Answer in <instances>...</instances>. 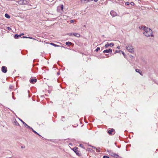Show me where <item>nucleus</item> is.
<instances>
[{"instance_id":"37","label":"nucleus","mask_w":158,"mask_h":158,"mask_svg":"<svg viewBox=\"0 0 158 158\" xmlns=\"http://www.w3.org/2000/svg\"><path fill=\"white\" fill-rule=\"evenodd\" d=\"M115 53H119V51L116 50Z\"/></svg>"},{"instance_id":"27","label":"nucleus","mask_w":158,"mask_h":158,"mask_svg":"<svg viewBox=\"0 0 158 158\" xmlns=\"http://www.w3.org/2000/svg\"><path fill=\"white\" fill-rule=\"evenodd\" d=\"M130 4L131 5V6H133L135 4H134V3L133 2H131L130 3Z\"/></svg>"},{"instance_id":"18","label":"nucleus","mask_w":158,"mask_h":158,"mask_svg":"<svg viewBox=\"0 0 158 158\" xmlns=\"http://www.w3.org/2000/svg\"><path fill=\"white\" fill-rule=\"evenodd\" d=\"M72 43L70 42H67L65 43V44L67 45H70L72 44Z\"/></svg>"},{"instance_id":"28","label":"nucleus","mask_w":158,"mask_h":158,"mask_svg":"<svg viewBox=\"0 0 158 158\" xmlns=\"http://www.w3.org/2000/svg\"><path fill=\"white\" fill-rule=\"evenodd\" d=\"M103 158H110L108 156H103Z\"/></svg>"},{"instance_id":"40","label":"nucleus","mask_w":158,"mask_h":158,"mask_svg":"<svg viewBox=\"0 0 158 158\" xmlns=\"http://www.w3.org/2000/svg\"><path fill=\"white\" fill-rule=\"evenodd\" d=\"M98 1V0H94V1L95 2H97Z\"/></svg>"},{"instance_id":"17","label":"nucleus","mask_w":158,"mask_h":158,"mask_svg":"<svg viewBox=\"0 0 158 158\" xmlns=\"http://www.w3.org/2000/svg\"><path fill=\"white\" fill-rule=\"evenodd\" d=\"M135 71L139 73L140 75H142L141 74V72L140 69H135Z\"/></svg>"},{"instance_id":"38","label":"nucleus","mask_w":158,"mask_h":158,"mask_svg":"<svg viewBox=\"0 0 158 158\" xmlns=\"http://www.w3.org/2000/svg\"><path fill=\"white\" fill-rule=\"evenodd\" d=\"M60 74V72H58L57 73V75H59Z\"/></svg>"},{"instance_id":"30","label":"nucleus","mask_w":158,"mask_h":158,"mask_svg":"<svg viewBox=\"0 0 158 158\" xmlns=\"http://www.w3.org/2000/svg\"><path fill=\"white\" fill-rule=\"evenodd\" d=\"M68 35L69 36H71L73 35V33H69Z\"/></svg>"},{"instance_id":"20","label":"nucleus","mask_w":158,"mask_h":158,"mask_svg":"<svg viewBox=\"0 0 158 158\" xmlns=\"http://www.w3.org/2000/svg\"><path fill=\"white\" fill-rule=\"evenodd\" d=\"M21 36V35H15L14 36V37L15 38H17L19 37H20Z\"/></svg>"},{"instance_id":"45","label":"nucleus","mask_w":158,"mask_h":158,"mask_svg":"<svg viewBox=\"0 0 158 158\" xmlns=\"http://www.w3.org/2000/svg\"><path fill=\"white\" fill-rule=\"evenodd\" d=\"M23 35V33H22V34H21L20 35H21V36L22 35Z\"/></svg>"},{"instance_id":"22","label":"nucleus","mask_w":158,"mask_h":158,"mask_svg":"<svg viewBox=\"0 0 158 158\" xmlns=\"http://www.w3.org/2000/svg\"><path fill=\"white\" fill-rule=\"evenodd\" d=\"M96 149L97 152H98L100 151V148H96Z\"/></svg>"},{"instance_id":"11","label":"nucleus","mask_w":158,"mask_h":158,"mask_svg":"<svg viewBox=\"0 0 158 158\" xmlns=\"http://www.w3.org/2000/svg\"><path fill=\"white\" fill-rule=\"evenodd\" d=\"M88 2V0H80V2L81 4H85Z\"/></svg>"},{"instance_id":"12","label":"nucleus","mask_w":158,"mask_h":158,"mask_svg":"<svg viewBox=\"0 0 158 158\" xmlns=\"http://www.w3.org/2000/svg\"><path fill=\"white\" fill-rule=\"evenodd\" d=\"M22 122L24 126L26 127L27 128H30V127L27 124H26L24 122L22 119H19Z\"/></svg>"},{"instance_id":"36","label":"nucleus","mask_w":158,"mask_h":158,"mask_svg":"<svg viewBox=\"0 0 158 158\" xmlns=\"http://www.w3.org/2000/svg\"><path fill=\"white\" fill-rule=\"evenodd\" d=\"M28 38H30V39H35L33 38L32 37H28Z\"/></svg>"},{"instance_id":"35","label":"nucleus","mask_w":158,"mask_h":158,"mask_svg":"<svg viewBox=\"0 0 158 158\" xmlns=\"http://www.w3.org/2000/svg\"><path fill=\"white\" fill-rule=\"evenodd\" d=\"M25 148V147L24 146H22L21 147V148Z\"/></svg>"},{"instance_id":"13","label":"nucleus","mask_w":158,"mask_h":158,"mask_svg":"<svg viewBox=\"0 0 158 158\" xmlns=\"http://www.w3.org/2000/svg\"><path fill=\"white\" fill-rule=\"evenodd\" d=\"M73 35L77 37H79L80 36V35L79 34L77 33H73Z\"/></svg>"},{"instance_id":"15","label":"nucleus","mask_w":158,"mask_h":158,"mask_svg":"<svg viewBox=\"0 0 158 158\" xmlns=\"http://www.w3.org/2000/svg\"><path fill=\"white\" fill-rule=\"evenodd\" d=\"M50 45H52L55 47H60V46L59 45H56V44H54L53 43H50Z\"/></svg>"},{"instance_id":"24","label":"nucleus","mask_w":158,"mask_h":158,"mask_svg":"<svg viewBox=\"0 0 158 158\" xmlns=\"http://www.w3.org/2000/svg\"><path fill=\"white\" fill-rule=\"evenodd\" d=\"M100 50V48L99 47H97L95 50V51H96L97 52H98Z\"/></svg>"},{"instance_id":"5","label":"nucleus","mask_w":158,"mask_h":158,"mask_svg":"<svg viewBox=\"0 0 158 158\" xmlns=\"http://www.w3.org/2000/svg\"><path fill=\"white\" fill-rule=\"evenodd\" d=\"M107 152H109V154L112 156L114 157L115 158H117L119 157V156L118 154L112 152L111 151H107Z\"/></svg>"},{"instance_id":"25","label":"nucleus","mask_w":158,"mask_h":158,"mask_svg":"<svg viewBox=\"0 0 158 158\" xmlns=\"http://www.w3.org/2000/svg\"><path fill=\"white\" fill-rule=\"evenodd\" d=\"M80 147H81V148H84V149H85V148L84 147V145L82 144H80Z\"/></svg>"},{"instance_id":"21","label":"nucleus","mask_w":158,"mask_h":158,"mask_svg":"<svg viewBox=\"0 0 158 158\" xmlns=\"http://www.w3.org/2000/svg\"><path fill=\"white\" fill-rule=\"evenodd\" d=\"M28 3V1L26 0H23V4H27Z\"/></svg>"},{"instance_id":"10","label":"nucleus","mask_w":158,"mask_h":158,"mask_svg":"<svg viewBox=\"0 0 158 158\" xmlns=\"http://www.w3.org/2000/svg\"><path fill=\"white\" fill-rule=\"evenodd\" d=\"M2 70L3 72L6 73L7 71L6 67L5 66H3L2 67Z\"/></svg>"},{"instance_id":"6","label":"nucleus","mask_w":158,"mask_h":158,"mask_svg":"<svg viewBox=\"0 0 158 158\" xmlns=\"http://www.w3.org/2000/svg\"><path fill=\"white\" fill-rule=\"evenodd\" d=\"M78 148L77 147H75L72 150L78 156L80 155L79 151L77 150Z\"/></svg>"},{"instance_id":"8","label":"nucleus","mask_w":158,"mask_h":158,"mask_svg":"<svg viewBox=\"0 0 158 158\" xmlns=\"http://www.w3.org/2000/svg\"><path fill=\"white\" fill-rule=\"evenodd\" d=\"M110 14L113 17H115L117 15V14L116 12L113 10L110 11Z\"/></svg>"},{"instance_id":"3","label":"nucleus","mask_w":158,"mask_h":158,"mask_svg":"<svg viewBox=\"0 0 158 158\" xmlns=\"http://www.w3.org/2000/svg\"><path fill=\"white\" fill-rule=\"evenodd\" d=\"M63 8L64 6L63 5L58 6L57 7V12L59 13H61L63 10Z\"/></svg>"},{"instance_id":"4","label":"nucleus","mask_w":158,"mask_h":158,"mask_svg":"<svg viewBox=\"0 0 158 158\" xmlns=\"http://www.w3.org/2000/svg\"><path fill=\"white\" fill-rule=\"evenodd\" d=\"M108 133L110 135H114L115 133V130L112 128L110 129H108L107 130Z\"/></svg>"},{"instance_id":"39","label":"nucleus","mask_w":158,"mask_h":158,"mask_svg":"<svg viewBox=\"0 0 158 158\" xmlns=\"http://www.w3.org/2000/svg\"><path fill=\"white\" fill-rule=\"evenodd\" d=\"M117 48L118 49H120V46H118L117 47Z\"/></svg>"},{"instance_id":"7","label":"nucleus","mask_w":158,"mask_h":158,"mask_svg":"<svg viewBox=\"0 0 158 158\" xmlns=\"http://www.w3.org/2000/svg\"><path fill=\"white\" fill-rule=\"evenodd\" d=\"M114 44L113 43H111L110 44H108V43H107V44H106L105 45L104 47H105V48H108V47L109 46H110L111 47H113L114 46Z\"/></svg>"},{"instance_id":"33","label":"nucleus","mask_w":158,"mask_h":158,"mask_svg":"<svg viewBox=\"0 0 158 158\" xmlns=\"http://www.w3.org/2000/svg\"><path fill=\"white\" fill-rule=\"evenodd\" d=\"M90 146H91L92 147V148L94 149H96V148L95 147H94V146H91V145H90Z\"/></svg>"},{"instance_id":"16","label":"nucleus","mask_w":158,"mask_h":158,"mask_svg":"<svg viewBox=\"0 0 158 158\" xmlns=\"http://www.w3.org/2000/svg\"><path fill=\"white\" fill-rule=\"evenodd\" d=\"M18 2L19 4H23V0H20L19 1H18Z\"/></svg>"},{"instance_id":"2","label":"nucleus","mask_w":158,"mask_h":158,"mask_svg":"<svg viewBox=\"0 0 158 158\" xmlns=\"http://www.w3.org/2000/svg\"><path fill=\"white\" fill-rule=\"evenodd\" d=\"M126 49L129 52H134V48L131 44H129L126 47Z\"/></svg>"},{"instance_id":"43","label":"nucleus","mask_w":158,"mask_h":158,"mask_svg":"<svg viewBox=\"0 0 158 158\" xmlns=\"http://www.w3.org/2000/svg\"><path fill=\"white\" fill-rule=\"evenodd\" d=\"M10 89H12V86H10Z\"/></svg>"},{"instance_id":"32","label":"nucleus","mask_w":158,"mask_h":158,"mask_svg":"<svg viewBox=\"0 0 158 158\" xmlns=\"http://www.w3.org/2000/svg\"><path fill=\"white\" fill-rule=\"evenodd\" d=\"M7 28L8 30H11V28L9 27H7Z\"/></svg>"},{"instance_id":"14","label":"nucleus","mask_w":158,"mask_h":158,"mask_svg":"<svg viewBox=\"0 0 158 158\" xmlns=\"http://www.w3.org/2000/svg\"><path fill=\"white\" fill-rule=\"evenodd\" d=\"M36 81L37 80L34 78H32L30 80V82L33 83L36 82Z\"/></svg>"},{"instance_id":"29","label":"nucleus","mask_w":158,"mask_h":158,"mask_svg":"<svg viewBox=\"0 0 158 158\" xmlns=\"http://www.w3.org/2000/svg\"><path fill=\"white\" fill-rule=\"evenodd\" d=\"M75 20H71L70 21V22L71 23H73L74 22Z\"/></svg>"},{"instance_id":"1","label":"nucleus","mask_w":158,"mask_h":158,"mask_svg":"<svg viewBox=\"0 0 158 158\" xmlns=\"http://www.w3.org/2000/svg\"><path fill=\"white\" fill-rule=\"evenodd\" d=\"M139 28L143 30V33L146 36L153 37L152 31L151 29L145 26H140L139 27Z\"/></svg>"},{"instance_id":"44","label":"nucleus","mask_w":158,"mask_h":158,"mask_svg":"<svg viewBox=\"0 0 158 158\" xmlns=\"http://www.w3.org/2000/svg\"><path fill=\"white\" fill-rule=\"evenodd\" d=\"M121 3L122 4L123 3V4H124V3H123V0L122 1V2H121Z\"/></svg>"},{"instance_id":"9","label":"nucleus","mask_w":158,"mask_h":158,"mask_svg":"<svg viewBox=\"0 0 158 158\" xmlns=\"http://www.w3.org/2000/svg\"><path fill=\"white\" fill-rule=\"evenodd\" d=\"M103 52L104 53H110V54L112 53V50L111 49H109L104 50Z\"/></svg>"},{"instance_id":"42","label":"nucleus","mask_w":158,"mask_h":158,"mask_svg":"<svg viewBox=\"0 0 158 158\" xmlns=\"http://www.w3.org/2000/svg\"><path fill=\"white\" fill-rule=\"evenodd\" d=\"M93 0H88V2H89L90 1H93Z\"/></svg>"},{"instance_id":"19","label":"nucleus","mask_w":158,"mask_h":158,"mask_svg":"<svg viewBox=\"0 0 158 158\" xmlns=\"http://www.w3.org/2000/svg\"><path fill=\"white\" fill-rule=\"evenodd\" d=\"M5 17L8 19H10V16L8 15L7 14H6L5 15Z\"/></svg>"},{"instance_id":"23","label":"nucleus","mask_w":158,"mask_h":158,"mask_svg":"<svg viewBox=\"0 0 158 158\" xmlns=\"http://www.w3.org/2000/svg\"><path fill=\"white\" fill-rule=\"evenodd\" d=\"M119 53H122V54L124 56L125 53H124L121 50H119Z\"/></svg>"},{"instance_id":"41","label":"nucleus","mask_w":158,"mask_h":158,"mask_svg":"<svg viewBox=\"0 0 158 158\" xmlns=\"http://www.w3.org/2000/svg\"><path fill=\"white\" fill-rule=\"evenodd\" d=\"M23 38H28V37L23 36Z\"/></svg>"},{"instance_id":"31","label":"nucleus","mask_w":158,"mask_h":158,"mask_svg":"<svg viewBox=\"0 0 158 158\" xmlns=\"http://www.w3.org/2000/svg\"><path fill=\"white\" fill-rule=\"evenodd\" d=\"M30 129H31L32 130V131L33 132H34H34H35V131H34L33 129L32 128L30 127V128H29Z\"/></svg>"},{"instance_id":"34","label":"nucleus","mask_w":158,"mask_h":158,"mask_svg":"<svg viewBox=\"0 0 158 158\" xmlns=\"http://www.w3.org/2000/svg\"><path fill=\"white\" fill-rule=\"evenodd\" d=\"M34 133L38 135L39 136H40V135L35 131V132H34Z\"/></svg>"},{"instance_id":"26","label":"nucleus","mask_w":158,"mask_h":158,"mask_svg":"<svg viewBox=\"0 0 158 158\" xmlns=\"http://www.w3.org/2000/svg\"><path fill=\"white\" fill-rule=\"evenodd\" d=\"M125 5L127 6H128L130 4L129 2H126L125 3Z\"/></svg>"}]
</instances>
